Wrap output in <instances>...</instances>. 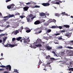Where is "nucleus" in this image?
<instances>
[{"label":"nucleus","mask_w":73,"mask_h":73,"mask_svg":"<svg viewBox=\"0 0 73 73\" xmlns=\"http://www.w3.org/2000/svg\"><path fill=\"white\" fill-rule=\"evenodd\" d=\"M52 22H53V23H54V22H56V21L55 19H53L52 20Z\"/></svg>","instance_id":"47"},{"label":"nucleus","mask_w":73,"mask_h":73,"mask_svg":"<svg viewBox=\"0 0 73 73\" xmlns=\"http://www.w3.org/2000/svg\"><path fill=\"white\" fill-rule=\"evenodd\" d=\"M17 44H11V48H13V47H14V46H17Z\"/></svg>","instance_id":"19"},{"label":"nucleus","mask_w":73,"mask_h":73,"mask_svg":"<svg viewBox=\"0 0 73 73\" xmlns=\"http://www.w3.org/2000/svg\"><path fill=\"white\" fill-rule=\"evenodd\" d=\"M2 42V40L0 39V43H1Z\"/></svg>","instance_id":"64"},{"label":"nucleus","mask_w":73,"mask_h":73,"mask_svg":"<svg viewBox=\"0 0 73 73\" xmlns=\"http://www.w3.org/2000/svg\"><path fill=\"white\" fill-rule=\"evenodd\" d=\"M46 49H47L48 50H50V49H52V47H50V46H46Z\"/></svg>","instance_id":"8"},{"label":"nucleus","mask_w":73,"mask_h":73,"mask_svg":"<svg viewBox=\"0 0 73 73\" xmlns=\"http://www.w3.org/2000/svg\"><path fill=\"white\" fill-rule=\"evenodd\" d=\"M29 7H23V10L24 11H27L28 10Z\"/></svg>","instance_id":"5"},{"label":"nucleus","mask_w":73,"mask_h":73,"mask_svg":"<svg viewBox=\"0 0 73 73\" xmlns=\"http://www.w3.org/2000/svg\"><path fill=\"white\" fill-rule=\"evenodd\" d=\"M52 28H53V29H54V28H56V26H52Z\"/></svg>","instance_id":"39"},{"label":"nucleus","mask_w":73,"mask_h":73,"mask_svg":"<svg viewBox=\"0 0 73 73\" xmlns=\"http://www.w3.org/2000/svg\"><path fill=\"white\" fill-rule=\"evenodd\" d=\"M6 35V34H1L0 35V37H3V36H4Z\"/></svg>","instance_id":"21"},{"label":"nucleus","mask_w":73,"mask_h":73,"mask_svg":"<svg viewBox=\"0 0 73 73\" xmlns=\"http://www.w3.org/2000/svg\"><path fill=\"white\" fill-rule=\"evenodd\" d=\"M31 4V3H26L27 5H29V4Z\"/></svg>","instance_id":"57"},{"label":"nucleus","mask_w":73,"mask_h":73,"mask_svg":"<svg viewBox=\"0 0 73 73\" xmlns=\"http://www.w3.org/2000/svg\"><path fill=\"white\" fill-rule=\"evenodd\" d=\"M21 30H23V26H22L21 27Z\"/></svg>","instance_id":"54"},{"label":"nucleus","mask_w":73,"mask_h":73,"mask_svg":"<svg viewBox=\"0 0 73 73\" xmlns=\"http://www.w3.org/2000/svg\"><path fill=\"white\" fill-rule=\"evenodd\" d=\"M46 57H45V58L46 59H47V60H49L51 57V56L50 55H48V56L46 55Z\"/></svg>","instance_id":"6"},{"label":"nucleus","mask_w":73,"mask_h":73,"mask_svg":"<svg viewBox=\"0 0 73 73\" xmlns=\"http://www.w3.org/2000/svg\"><path fill=\"white\" fill-rule=\"evenodd\" d=\"M4 73H9L8 72H7V71H5L4 72Z\"/></svg>","instance_id":"50"},{"label":"nucleus","mask_w":73,"mask_h":73,"mask_svg":"<svg viewBox=\"0 0 73 73\" xmlns=\"http://www.w3.org/2000/svg\"><path fill=\"white\" fill-rule=\"evenodd\" d=\"M51 1V0H49L48 1V3H43L42 4V5L44 7H48L50 5L49 2Z\"/></svg>","instance_id":"2"},{"label":"nucleus","mask_w":73,"mask_h":73,"mask_svg":"<svg viewBox=\"0 0 73 73\" xmlns=\"http://www.w3.org/2000/svg\"><path fill=\"white\" fill-rule=\"evenodd\" d=\"M16 40V38H12V41H15V40Z\"/></svg>","instance_id":"35"},{"label":"nucleus","mask_w":73,"mask_h":73,"mask_svg":"<svg viewBox=\"0 0 73 73\" xmlns=\"http://www.w3.org/2000/svg\"><path fill=\"white\" fill-rule=\"evenodd\" d=\"M15 72H18V70H17L15 69V70L14 71Z\"/></svg>","instance_id":"51"},{"label":"nucleus","mask_w":73,"mask_h":73,"mask_svg":"<svg viewBox=\"0 0 73 73\" xmlns=\"http://www.w3.org/2000/svg\"><path fill=\"white\" fill-rule=\"evenodd\" d=\"M62 14V16H64V15H65V12H63L61 14Z\"/></svg>","instance_id":"34"},{"label":"nucleus","mask_w":73,"mask_h":73,"mask_svg":"<svg viewBox=\"0 0 73 73\" xmlns=\"http://www.w3.org/2000/svg\"><path fill=\"white\" fill-rule=\"evenodd\" d=\"M69 52V50H64V53L65 54L66 53H68Z\"/></svg>","instance_id":"25"},{"label":"nucleus","mask_w":73,"mask_h":73,"mask_svg":"<svg viewBox=\"0 0 73 73\" xmlns=\"http://www.w3.org/2000/svg\"><path fill=\"white\" fill-rule=\"evenodd\" d=\"M27 22H31V19H30V18H27Z\"/></svg>","instance_id":"20"},{"label":"nucleus","mask_w":73,"mask_h":73,"mask_svg":"<svg viewBox=\"0 0 73 73\" xmlns=\"http://www.w3.org/2000/svg\"><path fill=\"white\" fill-rule=\"evenodd\" d=\"M11 0H6V3H8V2H9V1H11Z\"/></svg>","instance_id":"40"},{"label":"nucleus","mask_w":73,"mask_h":73,"mask_svg":"<svg viewBox=\"0 0 73 73\" xmlns=\"http://www.w3.org/2000/svg\"><path fill=\"white\" fill-rule=\"evenodd\" d=\"M60 33H61L62 32H65V30H60Z\"/></svg>","instance_id":"32"},{"label":"nucleus","mask_w":73,"mask_h":73,"mask_svg":"<svg viewBox=\"0 0 73 73\" xmlns=\"http://www.w3.org/2000/svg\"><path fill=\"white\" fill-rule=\"evenodd\" d=\"M18 33H19V32L18 30H17L14 32V34L15 35H17Z\"/></svg>","instance_id":"13"},{"label":"nucleus","mask_w":73,"mask_h":73,"mask_svg":"<svg viewBox=\"0 0 73 73\" xmlns=\"http://www.w3.org/2000/svg\"><path fill=\"white\" fill-rule=\"evenodd\" d=\"M40 8V6H38L37 5H35L34 7H33V8Z\"/></svg>","instance_id":"18"},{"label":"nucleus","mask_w":73,"mask_h":73,"mask_svg":"<svg viewBox=\"0 0 73 73\" xmlns=\"http://www.w3.org/2000/svg\"><path fill=\"white\" fill-rule=\"evenodd\" d=\"M31 31V30H27L26 31V32L27 33H29Z\"/></svg>","instance_id":"28"},{"label":"nucleus","mask_w":73,"mask_h":73,"mask_svg":"<svg viewBox=\"0 0 73 73\" xmlns=\"http://www.w3.org/2000/svg\"><path fill=\"white\" fill-rule=\"evenodd\" d=\"M51 31H52L51 30V29H48L47 30L46 32H48V33H50V32Z\"/></svg>","instance_id":"23"},{"label":"nucleus","mask_w":73,"mask_h":73,"mask_svg":"<svg viewBox=\"0 0 73 73\" xmlns=\"http://www.w3.org/2000/svg\"><path fill=\"white\" fill-rule=\"evenodd\" d=\"M45 20H43V19L42 20V22H43V23H44V22H45Z\"/></svg>","instance_id":"56"},{"label":"nucleus","mask_w":73,"mask_h":73,"mask_svg":"<svg viewBox=\"0 0 73 73\" xmlns=\"http://www.w3.org/2000/svg\"><path fill=\"white\" fill-rule=\"evenodd\" d=\"M59 29H62V26H59Z\"/></svg>","instance_id":"45"},{"label":"nucleus","mask_w":73,"mask_h":73,"mask_svg":"<svg viewBox=\"0 0 73 73\" xmlns=\"http://www.w3.org/2000/svg\"><path fill=\"white\" fill-rule=\"evenodd\" d=\"M64 51H65V50H62V53H65Z\"/></svg>","instance_id":"46"},{"label":"nucleus","mask_w":73,"mask_h":73,"mask_svg":"<svg viewBox=\"0 0 73 73\" xmlns=\"http://www.w3.org/2000/svg\"><path fill=\"white\" fill-rule=\"evenodd\" d=\"M8 17L9 19L10 17H14V15H11L10 14H9V16H8Z\"/></svg>","instance_id":"12"},{"label":"nucleus","mask_w":73,"mask_h":73,"mask_svg":"<svg viewBox=\"0 0 73 73\" xmlns=\"http://www.w3.org/2000/svg\"><path fill=\"white\" fill-rule=\"evenodd\" d=\"M23 40L21 39V40H20V42H22V41H23Z\"/></svg>","instance_id":"60"},{"label":"nucleus","mask_w":73,"mask_h":73,"mask_svg":"<svg viewBox=\"0 0 73 73\" xmlns=\"http://www.w3.org/2000/svg\"><path fill=\"white\" fill-rule=\"evenodd\" d=\"M15 6V5L14 4H12L11 5H10V7H11V9H12L13 8V7Z\"/></svg>","instance_id":"22"},{"label":"nucleus","mask_w":73,"mask_h":73,"mask_svg":"<svg viewBox=\"0 0 73 73\" xmlns=\"http://www.w3.org/2000/svg\"><path fill=\"white\" fill-rule=\"evenodd\" d=\"M54 15L55 16H58V17H59L60 16V15H61V14H59L58 13H55Z\"/></svg>","instance_id":"15"},{"label":"nucleus","mask_w":73,"mask_h":73,"mask_svg":"<svg viewBox=\"0 0 73 73\" xmlns=\"http://www.w3.org/2000/svg\"><path fill=\"white\" fill-rule=\"evenodd\" d=\"M73 42V40H71V41H70L69 42H72V43Z\"/></svg>","instance_id":"63"},{"label":"nucleus","mask_w":73,"mask_h":73,"mask_svg":"<svg viewBox=\"0 0 73 73\" xmlns=\"http://www.w3.org/2000/svg\"><path fill=\"white\" fill-rule=\"evenodd\" d=\"M4 70V68H1V71Z\"/></svg>","instance_id":"62"},{"label":"nucleus","mask_w":73,"mask_h":73,"mask_svg":"<svg viewBox=\"0 0 73 73\" xmlns=\"http://www.w3.org/2000/svg\"><path fill=\"white\" fill-rule=\"evenodd\" d=\"M51 3H52V4H55L56 2H55V1H52L51 2Z\"/></svg>","instance_id":"36"},{"label":"nucleus","mask_w":73,"mask_h":73,"mask_svg":"<svg viewBox=\"0 0 73 73\" xmlns=\"http://www.w3.org/2000/svg\"><path fill=\"white\" fill-rule=\"evenodd\" d=\"M63 27H65V28H69L70 27V26L68 25H64Z\"/></svg>","instance_id":"9"},{"label":"nucleus","mask_w":73,"mask_h":73,"mask_svg":"<svg viewBox=\"0 0 73 73\" xmlns=\"http://www.w3.org/2000/svg\"><path fill=\"white\" fill-rule=\"evenodd\" d=\"M54 35L55 36H58V35H60V33H57L56 34H54Z\"/></svg>","instance_id":"31"},{"label":"nucleus","mask_w":73,"mask_h":73,"mask_svg":"<svg viewBox=\"0 0 73 73\" xmlns=\"http://www.w3.org/2000/svg\"><path fill=\"white\" fill-rule=\"evenodd\" d=\"M55 4H57V5H59L60 4V3L58 2H55Z\"/></svg>","instance_id":"38"},{"label":"nucleus","mask_w":73,"mask_h":73,"mask_svg":"<svg viewBox=\"0 0 73 73\" xmlns=\"http://www.w3.org/2000/svg\"><path fill=\"white\" fill-rule=\"evenodd\" d=\"M20 18H21V19H23V18H24V17H25V16L24 15L23 16H20Z\"/></svg>","instance_id":"26"},{"label":"nucleus","mask_w":73,"mask_h":73,"mask_svg":"<svg viewBox=\"0 0 73 73\" xmlns=\"http://www.w3.org/2000/svg\"><path fill=\"white\" fill-rule=\"evenodd\" d=\"M2 44H3V45H4V46H5V47H8V45H9V47H10V48H11V46H12L11 44H7L5 45V44H3V43H2Z\"/></svg>","instance_id":"3"},{"label":"nucleus","mask_w":73,"mask_h":73,"mask_svg":"<svg viewBox=\"0 0 73 73\" xmlns=\"http://www.w3.org/2000/svg\"><path fill=\"white\" fill-rule=\"evenodd\" d=\"M40 21L39 20H37L36 21L35 23H34V24L35 25H37L38 24H39L40 23Z\"/></svg>","instance_id":"4"},{"label":"nucleus","mask_w":73,"mask_h":73,"mask_svg":"<svg viewBox=\"0 0 73 73\" xmlns=\"http://www.w3.org/2000/svg\"><path fill=\"white\" fill-rule=\"evenodd\" d=\"M35 46H36L37 47H41V46H42V45L41 44H38L37 45H35Z\"/></svg>","instance_id":"14"},{"label":"nucleus","mask_w":73,"mask_h":73,"mask_svg":"<svg viewBox=\"0 0 73 73\" xmlns=\"http://www.w3.org/2000/svg\"><path fill=\"white\" fill-rule=\"evenodd\" d=\"M45 15V13H42L40 14V16H44V15Z\"/></svg>","instance_id":"16"},{"label":"nucleus","mask_w":73,"mask_h":73,"mask_svg":"<svg viewBox=\"0 0 73 73\" xmlns=\"http://www.w3.org/2000/svg\"><path fill=\"white\" fill-rule=\"evenodd\" d=\"M6 27L7 28H9V27H11V26H10V25H8Z\"/></svg>","instance_id":"43"},{"label":"nucleus","mask_w":73,"mask_h":73,"mask_svg":"<svg viewBox=\"0 0 73 73\" xmlns=\"http://www.w3.org/2000/svg\"><path fill=\"white\" fill-rule=\"evenodd\" d=\"M65 36H69V34H66V35H65Z\"/></svg>","instance_id":"49"},{"label":"nucleus","mask_w":73,"mask_h":73,"mask_svg":"<svg viewBox=\"0 0 73 73\" xmlns=\"http://www.w3.org/2000/svg\"><path fill=\"white\" fill-rule=\"evenodd\" d=\"M20 14L18 13H15V15L17 16V15H18L19 16H20Z\"/></svg>","instance_id":"27"},{"label":"nucleus","mask_w":73,"mask_h":73,"mask_svg":"<svg viewBox=\"0 0 73 73\" xmlns=\"http://www.w3.org/2000/svg\"><path fill=\"white\" fill-rule=\"evenodd\" d=\"M0 67L4 68H5L6 69H7V70H8V69L9 68V71L11 70V66L9 65H7L6 66H4L3 65H2L1 66H0Z\"/></svg>","instance_id":"1"},{"label":"nucleus","mask_w":73,"mask_h":73,"mask_svg":"<svg viewBox=\"0 0 73 73\" xmlns=\"http://www.w3.org/2000/svg\"><path fill=\"white\" fill-rule=\"evenodd\" d=\"M52 53H53L54 54H56V56H57V54H56V52H55L54 51H53L52 52Z\"/></svg>","instance_id":"37"},{"label":"nucleus","mask_w":73,"mask_h":73,"mask_svg":"<svg viewBox=\"0 0 73 73\" xmlns=\"http://www.w3.org/2000/svg\"><path fill=\"white\" fill-rule=\"evenodd\" d=\"M3 19H5L3 20V21H7V20L9 19V18H8V16L4 17Z\"/></svg>","instance_id":"7"},{"label":"nucleus","mask_w":73,"mask_h":73,"mask_svg":"<svg viewBox=\"0 0 73 73\" xmlns=\"http://www.w3.org/2000/svg\"><path fill=\"white\" fill-rule=\"evenodd\" d=\"M67 48H68V49H73V47H72L70 46H68Z\"/></svg>","instance_id":"44"},{"label":"nucleus","mask_w":73,"mask_h":73,"mask_svg":"<svg viewBox=\"0 0 73 73\" xmlns=\"http://www.w3.org/2000/svg\"><path fill=\"white\" fill-rule=\"evenodd\" d=\"M51 63L50 62H48L47 63V65H48V64H50Z\"/></svg>","instance_id":"58"},{"label":"nucleus","mask_w":73,"mask_h":73,"mask_svg":"<svg viewBox=\"0 0 73 73\" xmlns=\"http://www.w3.org/2000/svg\"><path fill=\"white\" fill-rule=\"evenodd\" d=\"M24 41L23 42H24V43H27V42H30V40L29 39L27 41V40H23Z\"/></svg>","instance_id":"11"},{"label":"nucleus","mask_w":73,"mask_h":73,"mask_svg":"<svg viewBox=\"0 0 73 73\" xmlns=\"http://www.w3.org/2000/svg\"><path fill=\"white\" fill-rule=\"evenodd\" d=\"M21 38H21V37H19L17 38L16 40H17V41H20V39H21Z\"/></svg>","instance_id":"17"},{"label":"nucleus","mask_w":73,"mask_h":73,"mask_svg":"<svg viewBox=\"0 0 73 73\" xmlns=\"http://www.w3.org/2000/svg\"><path fill=\"white\" fill-rule=\"evenodd\" d=\"M6 23H7V24H10V23H9V22H6Z\"/></svg>","instance_id":"61"},{"label":"nucleus","mask_w":73,"mask_h":73,"mask_svg":"<svg viewBox=\"0 0 73 73\" xmlns=\"http://www.w3.org/2000/svg\"><path fill=\"white\" fill-rule=\"evenodd\" d=\"M35 17H33L32 18H31V20H33V19L35 18Z\"/></svg>","instance_id":"48"},{"label":"nucleus","mask_w":73,"mask_h":73,"mask_svg":"<svg viewBox=\"0 0 73 73\" xmlns=\"http://www.w3.org/2000/svg\"><path fill=\"white\" fill-rule=\"evenodd\" d=\"M51 61H54V60H55V59L53 58H50V59Z\"/></svg>","instance_id":"24"},{"label":"nucleus","mask_w":73,"mask_h":73,"mask_svg":"<svg viewBox=\"0 0 73 73\" xmlns=\"http://www.w3.org/2000/svg\"><path fill=\"white\" fill-rule=\"evenodd\" d=\"M7 8L8 9H11V5H8V6H7Z\"/></svg>","instance_id":"29"},{"label":"nucleus","mask_w":73,"mask_h":73,"mask_svg":"<svg viewBox=\"0 0 73 73\" xmlns=\"http://www.w3.org/2000/svg\"><path fill=\"white\" fill-rule=\"evenodd\" d=\"M41 63H42V62H41V60H39L38 63V65H41Z\"/></svg>","instance_id":"30"},{"label":"nucleus","mask_w":73,"mask_h":73,"mask_svg":"<svg viewBox=\"0 0 73 73\" xmlns=\"http://www.w3.org/2000/svg\"><path fill=\"white\" fill-rule=\"evenodd\" d=\"M54 43L55 44H58V42H54Z\"/></svg>","instance_id":"55"},{"label":"nucleus","mask_w":73,"mask_h":73,"mask_svg":"<svg viewBox=\"0 0 73 73\" xmlns=\"http://www.w3.org/2000/svg\"><path fill=\"white\" fill-rule=\"evenodd\" d=\"M58 48H62V46H60L59 47H58Z\"/></svg>","instance_id":"52"},{"label":"nucleus","mask_w":73,"mask_h":73,"mask_svg":"<svg viewBox=\"0 0 73 73\" xmlns=\"http://www.w3.org/2000/svg\"><path fill=\"white\" fill-rule=\"evenodd\" d=\"M33 16V14H30L29 15V17H32V16Z\"/></svg>","instance_id":"41"},{"label":"nucleus","mask_w":73,"mask_h":73,"mask_svg":"<svg viewBox=\"0 0 73 73\" xmlns=\"http://www.w3.org/2000/svg\"><path fill=\"white\" fill-rule=\"evenodd\" d=\"M3 59H4V58H1L0 59V60H3Z\"/></svg>","instance_id":"59"},{"label":"nucleus","mask_w":73,"mask_h":73,"mask_svg":"<svg viewBox=\"0 0 73 73\" xmlns=\"http://www.w3.org/2000/svg\"><path fill=\"white\" fill-rule=\"evenodd\" d=\"M41 28L42 27L40 28L39 29H38L37 30L38 31H38V32L39 33H41V32H42V31H41Z\"/></svg>","instance_id":"10"},{"label":"nucleus","mask_w":73,"mask_h":73,"mask_svg":"<svg viewBox=\"0 0 73 73\" xmlns=\"http://www.w3.org/2000/svg\"><path fill=\"white\" fill-rule=\"evenodd\" d=\"M58 40H62V37L58 38Z\"/></svg>","instance_id":"42"},{"label":"nucleus","mask_w":73,"mask_h":73,"mask_svg":"<svg viewBox=\"0 0 73 73\" xmlns=\"http://www.w3.org/2000/svg\"><path fill=\"white\" fill-rule=\"evenodd\" d=\"M3 44H4L5 43V41H6V39H4V38H3Z\"/></svg>","instance_id":"33"},{"label":"nucleus","mask_w":73,"mask_h":73,"mask_svg":"<svg viewBox=\"0 0 73 73\" xmlns=\"http://www.w3.org/2000/svg\"><path fill=\"white\" fill-rule=\"evenodd\" d=\"M33 48H34V49H36V47L35 46H33Z\"/></svg>","instance_id":"53"}]
</instances>
